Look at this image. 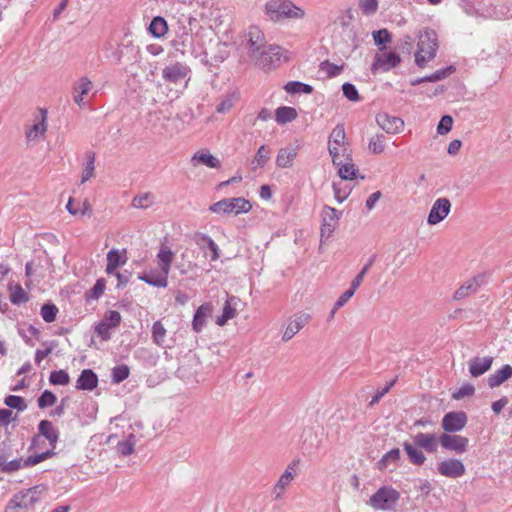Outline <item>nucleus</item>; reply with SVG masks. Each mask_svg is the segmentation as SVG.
I'll use <instances>...</instances> for the list:
<instances>
[{"label":"nucleus","instance_id":"473e14b6","mask_svg":"<svg viewBox=\"0 0 512 512\" xmlns=\"http://www.w3.org/2000/svg\"><path fill=\"white\" fill-rule=\"evenodd\" d=\"M195 243L201 248H208L211 252V261H216L219 258V247L214 240L203 233H196L194 235Z\"/></svg>","mask_w":512,"mask_h":512},{"label":"nucleus","instance_id":"7ed1b4c3","mask_svg":"<svg viewBox=\"0 0 512 512\" xmlns=\"http://www.w3.org/2000/svg\"><path fill=\"white\" fill-rule=\"evenodd\" d=\"M328 151L334 165L341 164V157L347 155L346 133L343 124H337L328 140Z\"/></svg>","mask_w":512,"mask_h":512},{"label":"nucleus","instance_id":"aec40b11","mask_svg":"<svg viewBox=\"0 0 512 512\" xmlns=\"http://www.w3.org/2000/svg\"><path fill=\"white\" fill-rule=\"evenodd\" d=\"M376 122L386 133L389 134L399 133L404 127V121L401 118L389 115L385 112L377 114Z\"/></svg>","mask_w":512,"mask_h":512},{"label":"nucleus","instance_id":"09e8293b","mask_svg":"<svg viewBox=\"0 0 512 512\" xmlns=\"http://www.w3.org/2000/svg\"><path fill=\"white\" fill-rule=\"evenodd\" d=\"M376 254H373L367 261V263L364 265V267L361 269V271L356 275V277L352 280L351 284L353 288H358L364 279V276L369 271V269L372 267L376 260Z\"/></svg>","mask_w":512,"mask_h":512},{"label":"nucleus","instance_id":"13d9d810","mask_svg":"<svg viewBox=\"0 0 512 512\" xmlns=\"http://www.w3.org/2000/svg\"><path fill=\"white\" fill-rule=\"evenodd\" d=\"M359 7L363 14L373 15L378 9V0H359Z\"/></svg>","mask_w":512,"mask_h":512},{"label":"nucleus","instance_id":"37998d69","mask_svg":"<svg viewBox=\"0 0 512 512\" xmlns=\"http://www.w3.org/2000/svg\"><path fill=\"white\" fill-rule=\"evenodd\" d=\"M49 382L51 385L66 386L70 383V376L65 370H54L50 373Z\"/></svg>","mask_w":512,"mask_h":512},{"label":"nucleus","instance_id":"6ab92c4d","mask_svg":"<svg viewBox=\"0 0 512 512\" xmlns=\"http://www.w3.org/2000/svg\"><path fill=\"white\" fill-rule=\"evenodd\" d=\"M37 487L30 488L26 491H21L15 494L11 500L8 502V509H26L28 507L33 506V504L38 500L35 496Z\"/></svg>","mask_w":512,"mask_h":512},{"label":"nucleus","instance_id":"f3484780","mask_svg":"<svg viewBox=\"0 0 512 512\" xmlns=\"http://www.w3.org/2000/svg\"><path fill=\"white\" fill-rule=\"evenodd\" d=\"M247 36L248 41L246 44V49L249 58H251L259 51L263 50L267 46V43L265 41L263 32L258 27H250Z\"/></svg>","mask_w":512,"mask_h":512},{"label":"nucleus","instance_id":"c756f323","mask_svg":"<svg viewBox=\"0 0 512 512\" xmlns=\"http://www.w3.org/2000/svg\"><path fill=\"white\" fill-rule=\"evenodd\" d=\"M46 119L47 111L45 109H39L38 121L26 130L25 134L28 141L35 140L39 135H44L47 130Z\"/></svg>","mask_w":512,"mask_h":512},{"label":"nucleus","instance_id":"dca6fc26","mask_svg":"<svg viewBox=\"0 0 512 512\" xmlns=\"http://www.w3.org/2000/svg\"><path fill=\"white\" fill-rule=\"evenodd\" d=\"M451 203L447 198L437 199L429 212L427 222L430 225H436L443 221L449 214Z\"/></svg>","mask_w":512,"mask_h":512},{"label":"nucleus","instance_id":"e2e57ef3","mask_svg":"<svg viewBox=\"0 0 512 512\" xmlns=\"http://www.w3.org/2000/svg\"><path fill=\"white\" fill-rule=\"evenodd\" d=\"M134 445V441L130 439L120 441L117 445V451L122 456L131 455L134 451Z\"/></svg>","mask_w":512,"mask_h":512},{"label":"nucleus","instance_id":"a19ab883","mask_svg":"<svg viewBox=\"0 0 512 512\" xmlns=\"http://www.w3.org/2000/svg\"><path fill=\"white\" fill-rule=\"evenodd\" d=\"M58 312V307L54 303L47 302L41 306L40 315L45 322L52 323L56 320Z\"/></svg>","mask_w":512,"mask_h":512},{"label":"nucleus","instance_id":"49530a36","mask_svg":"<svg viewBox=\"0 0 512 512\" xmlns=\"http://www.w3.org/2000/svg\"><path fill=\"white\" fill-rule=\"evenodd\" d=\"M56 401V395L50 390H45L38 397L37 404L40 409H45L47 407L53 406L56 403Z\"/></svg>","mask_w":512,"mask_h":512},{"label":"nucleus","instance_id":"58836bf2","mask_svg":"<svg viewBox=\"0 0 512 512\" xmlns=\"http://www.w3.org/2000/svg\"><path fill=\"white\" fill-rule=\"evenodd\" d=\"M270 149L266 145H261L256 152L254 159L251 162L252 169L256 170L258 168L264 167L267 161L270 158Z\"/></svg>","mask_w":512,"mask_h":512},{"label":"nucleus","instance_id":"5701e85b","mask_svg":"<svg viewBox=\"0 0 512 512\" xmlns=\"http://www.w3.org/2000/svg\"><path fill=\"white\" fill-rule=\"evenodd\" d=\"M493 357H474L469 362V373L472 377H480L490 370L493 364Z\"/></svg>","mask_w":512,"mask_h":512},{"label":"nucleus","instance_id":"412c9836","mask_svg":"<svg viewBox=\"0 0 512 512\" xmlns=\"http://www.w3.org/2000/svg\"><path fill=\"white\" fill-rule=\"evenodd\" d=\"M213 312V305L210 302H205L198 307L194 313L192 320V328L196 333H200L207 324L208 318L211 317Z\"/></svg>","mask_w":512,"mask_h":512},{"label":"nucleus","instance_id":"a18cd8bd","mask_svg":"<svg viewBox=\"0 0 512 512\" xmlns=\"http://www.w3.org/2000/svg\"><path fill=\"white\" fill-rule=\"evenodd\" d=\"M4 403L9 408L16 409L17 411H24L27 409V404L21 396L8 395L5 397Z\"/></svg>","mask_w":512,"mask_h":512},{"label":"nucleus","instance_id":"e433bc0d","mask_svg":"<svg viewBox=\"0 0 512 512\" xmlns=\"http://www.w3.org/2000/svg\"><path fill=\"white\" fill-rule=\"evenodd\" d=\"M95 152L87 151L85 153V163L81 176V183H85L95 176Z\"/></svg>","mask_w":512,"mask_h":512},{"label":"nucleus","instance_id":"6e6d98bb","mask_svg":"<svg viewBox=\"0 0 512 512\" xmlns=\"http://www.w3.org/2000/svg\"><path fill=\"white\" fill-rule=\"evenodd\" d=\"M110 327L106 322H103L102 320L98 322L95 327L94 331L97 334L98 337L101 338L102 341H108L111 339V333H110Z\"/></svg>","mask_w":512,"mask_h":512},{"label":"nucleus","instance_id":"680f3d73","mask_svg":"<svg viewBox=\"0 0 512 512\" xmlns=\"http://www.w3.org/2000/svg\"><path fill=\"white\" fill-rule=\"evenodd\" d=\"M474 392L475 388L472 384H465L452 394V398L460 400L464 397L472 396Z\"/></svg>","mask_w":512,"mask_h":512},{"label":"nucleus","instance_id":"0e129e2a","mask_svg":"<svg viewBox=\"0 0 512 512\" xmlns=\"http://www.w3.org/2000/svg\"><path fill=\"white\" fill-rule=\"evenodd\" d=\"M342 184V181L339 183L333 182V191L335 194V198L339 203H342L348 196L349 192L346 188L342 189L340 185Z\"/></svg>","mask_w":512,"mask_h":512},{"label":"nucleus","instance_id":"4d7b16f0","mask_svg":"<svg viewBox=\"0 0 512 512\" xmlns=\"http://www.w3.org/2000/svg\"><path fill=\"white\" fill-rule=\"evenodd\" d=\"M342 91L343 95L352 102H358L360 100V96L358 93V90L356 89L355 85L351 83H344L342 85Z\"/></svg>","mask_w":512,"mask_h":512},{"label":"nucleus","instance_id":"4468645a","mask_svg":"<svg viewBox=\"0 0 512 512\" xmlns=\"http://www.w3.org/2000/svg\"><path fill=\"white\" fill-rule=\"evenodd\" d=\"M299 460H293L282 473L279 480L273 487L272 495L275 500H279L284 495L286 488L291 484L294 479V473L296 472Z\"/></svg>","mask_w":512,"mask_h":512},{"label":"nucleus","instance_id":"ea45409f","mask_svg":"<svg viewBox=\"0 0 512 512\" xmlns=\"http://www.w3.org/2000/svg\"><path fill=\"white\" fill-rule=\"evenodd\" d=\"M284 89L289 94H296V93L311 94L313 92V87L311 85L302 83L299 81L288 82L284 86Z\"/></svg>","mask_w":512,"mask_h":512},{"label":"nucleus","instance_id":"c03bdc74","mask_svg":"<svg viewBox=\"0 0 512 512\" xmlns=\"http://www.w3.org/2000/svg\"><path fill=\"white\" fill-rule=\"evenodd\" d=\"M320 71L325 72L327 77L333 78L341 74L343 65H336L328 60H324L319 65Z\"/></svg>","mask_w":512,"mask_h":512},{"label":"nucleus","instance_id":"f257e3e1","mask_svg":"<svg viewBox=\"0 0 512 512\" xmlns=\"http://www.w3.org/2000/svg\"><path fill=\"white\" fill-rule=\"evenodd\" d=\"M266 16L274 22L283 19H301L304 11L289 0H269L265 4Z\"/></svg>","mask_w":512,"mask_h":512},{"label":"nucleus","instance_id":"7c9ffc66","mask_svg":"<svg viewBox=\"0 0 512 512\" xmlns=\"http://www.w3.org/2000/svg\"><path fill=\"white\" fill-rule=\"evenodd\" d=\"M191 164L197 166L199 164L205 165L209 168L218 169L221 167L220 160L206 150L196 152L191 158Z\"/></svg>","mask_w":512,"mask_h":512},{"label":"nucleus","instance_id":"2eb2a0df","mask_svg":"<svg viewBox=\"0 0 512 512\" xmlns=\"http://www.w3.org/2000/svg\"><path fill=\"white\" fill-rule=\"evenodd\" d=\"M437 470L440 475L453 479L462 477L466 472L463 462L455 458L439 462L437 464Z\"/></svg>","mask_w":512,"mask_h":512},{"label":"nucleus","instance_id":"f8f14e48","mask_svg":"<svg viewBox=\"0 0 512 512\" xmlns=\"http://www.w3.org/2000/svg\"><path fill=\"white\" fill-rule=\"evenodd\" d=\"M190 73V68L183 63H175L167 66L163 70V77L166 81L180 85L182 88L186 87V78Z\"/></svg>","mask_w":512,"mask_h":512},{"label":"nucleus","instance_id":"423d86ee","mask_svg":"<svg viewBox=\"0 0 512 512\" xmlns=\"http://www.w3.org/2000/svg\"><path fill=\"white\" fill-rule=\"evenodd\" d=\"M399 493L389 486L379 488L369 499V504L378 510H389L399 500Z\"/></svg>","mask_w":512,"mask_h":512},{"label":"nucleus","instance_id":"39448f33","mask_svg":"<svg viewBox=\"0 0 512 512\" xmlns=\"http://www.w3.org/2000/svg\"><path fill=\"white\" fill-rule=\"evenodd\" d=\"M250 202L242 197L227 198L220 200L210 206V211L213 213H247L251 210Z\"/></svg>","mask_w":512,"mask_h":512},{"label":"nucleus","instance_id":"72a5a7b5","mask_svg":"<svg viewBox=\"0 0 512 512\" xmlns=\"http://www.w3.org/2000/svg\"><path fill=\"white\" fill-rule=\"evenodd\" d=\"M481 286V277H474L461 285L454 293L455 300H461L468 297L471 293H476Z\"/></svg>","mask_w":512,"mask_h":512},{"label":"nucleus","instance_id":"3c124183","mask_svg":"<svg viewBox=\"0 0 512 512\" xmlns=\"http://www.w3.org/2000/svg\"><path fill=\"white\" fill-rule=\"evenodd\" d=\"M373 40L380 50L384 49L386 43L391 41V34L387 29H381L372 33Z\"/></svg>","mask_w":512,"mask_h":512},{"label":"nucleus","instance_id":"f03ea898","mask_svg":"<svg viewBox=\"0 0 512 512\" xmlns=\"http://www.w3.org/2000/svg\"><path fill=\"white\" fill-rule=\"evenodd\" d=\"M417 47L418 49L415 54V62L419 67H423L436 55V51L438 49L436 32L433 30H425L421 33L419 35Z\"/></svg>","mask_w":512,"mask_h":512},{"label":"nucleus","instance_id":"79ce46f5","mask_svg":"<svg viewBox=\"0 0 512 512\" xmlns=\"http://www.w3.org/2000/svg\"><path fill=\"white\" fill-rule=\"evenodd\" d=\"M130 375V368L126 364L117 365L112 368V383L120 384L126 380Z\"/></svg>","mask_w":512,"mask_h":512},{"label":"nucleus","instance_id":"338daca9","mask_svg":"<svg viewBox=\"0 0 512 512\" xmlns=\"http://www.w3.org/2000/svg\"><path fill=\"white\" fill-rule=\"evenodd\" d=\"M396 383V379L389 382L382 390L377 391V393L372 397L370 401V405L373 406L374 404L378 403L379 400L389 392V390L394 386Z\"/></svg>","mask_w":512,"mask_h":512},{"label":"nucleus","instance_id":"20e7f679","mask_svg":"<svg viewBox=\"0 0 512 512\" xmlns=\"http://www.w3.org/2000/svg\"><path fill=\"white\" fill-rule=\"evenodd\" d=\"M55 455L56 453L52 452V450H47L39 454L28 456L26 459L16 458L10 461L7 460L6 463L1 467L0 471L2 473L11 474L20 470L21 468L35 466Z\"/></svg>","mask_w":512,"mask_h":512},{"label":"nucleus","instance_id":"8fccbe9b","mask_svg":"<svg viewBox=\"0 0 512 512\" xmlns=\"http://www.w3.org/2000/svg\"><path fill=\"white\" fill-rule=\"evenodd\" d=\"M106 281L104 278L96 280L94 286L86 293L87 299L97 300L105 291Z\"/></svg>","mask_w":512,"mask_h":512},{"label":"nucleus","instance_id":"9b49d317","mask_svg":"<svg viewBox=\"0 0 512 512\" xmlns=\"http://www.w3.org/2000/svg\"><path fill=\"white\" fill-rule=\"evenodd\" d=\"M467 421L468 417L464 411H452L444 415L441 425L446 433H456L466 426Z\"/></svg>","mask_w":512,"mask_h":512},{"label":"nucleus","instance_id":"2f4dec72","mask_svg":"<svg viewBox=\"0 0 512 512\" xmlns=\"http://www.w3.org/2000/svg\"><path fill=\"white\" fill-rule=\"evenodd\" d=\"M512 377V367L509 364L504 365L501 369L496 370L487 378L490 388H496Z\"/></svg>","mask_w":512,"mask_h":512},{"label":"nucleus","instance_id":"b1692460","mask_svg":"<svg viewBox=\"0 0 512 512\" xmlns=\"http://www.w3.org/2000/svg\"><path fill=\"white\" fill-rule=\"evenodd\" d=\"M414 444L428 453H435L438 448V439L435 434L419 432L413 437Z\"/></svg>","mask_w":512,"mask_h":512},{"label":"nucleus","instance_id":"864d4df0","mask_svg":"<svg viewBox=\"0 0 512 512\" xmlns=\"http://www.w3.org/2000/svg\"><path fill=\"white\" fill-rule=\"evenodd\" d=\"M368 147L373 154H381L385 149L384 136L376 135L372 137Z\"/></svg>","mask_w":512,"mask_h":512},{"label":"nucleus","instance_id":"5fc2aeb1","mask_svg":"<svg viewBox=\"0 0 512 512\" xmlns=\"http://www.w3.org/2000/svg\"><path fill=\"white\" fill-rule=\"evenodd\" d=\"M10 301L15 305L28 301V295L21 285H17L14 291L10 294Z\"/></svg>","mask_w":512,"mask_h":512},{"label":"nucleus","instance_id":"c9c22d12","mask_svg":"<svg viewBox=\"0 0 512 512\" xmlns=\"http://www.w3.org/2000/svg\"><path fill=\"white\" fill-rule=\"evenodd\" d=\"M401 458L400 449L394 448L388 451L386 454L382 456V458L377 462V467L379 470H385L390 467V465L396 466Z\"/></svg>","mask_w":512,"mask_h":512},{"label":"nucleus","instance_id":"4be33fe9","mask_svg":"<svg viewBox=\"0 0 512 512\" xmlns=\"http://www.w3.org/2000/svg\"><path fill=\"white\" fill-rule=\"evenodd\" d=\"M240 303V299L236 296H227V299L223 306L222 315L217 317L216 324L224 326L229 320L233 319L237 315V308Z\"/></svg>","mask_w":512,"mask_h":512},{"label":"nucleus","instance_id":"052dcab7","mask_svg":"<svg viewBox=\"0 0 512 512\" xmlns=\"http://www.w3.org/2000/svg\"><path fill=\"white\" fill-rule=\"evenodd\" d=\"M151 204H152V195L150 193L136 196L132 200V206L135 208H147Z\"/></svg>","mask_w":512,"mask_h":512},{"label":"nucleus","instance_id":"de8ad7c7","mask_svg":"<svg viewBox=\"0 0 512 512\" xmlns=\"http://www.w3.org/2000/svg\"><path fill=\"white\" fill-rule=\"evenodd\" d=\"M339 167L338 174L342 180H352L356 176V169L354 164L351 163H343V159L341 158V164L337 165Z\"/></svg>","mask_w":512,"mask_h":512},{"label":"nucleus","instance_id":"69168bd1","mask_svg":"<svg viewBox=\"0 0 512 512\" xmlns=\"http://www.w3.org/2000/svg\"><path fill=\"white\" fill-rule=\"evenodd\" d=\"M356 289L357 288H353V286L351 285V287L348 290H346L335 302V309L341 308L354 295Z\"/></svg>","mask_w":512,"mask_h":512},{"label":"nucleus","instance_id":"0eeeda50","mask_svg":"<svg viewBox=\"0 0 512 512\" xmlns=\"http://www.w3.org/2000/svg\"><path fill=\"white\" fill-rule=\"evenodd\" d=\"M280 47L267 45L263 50L252 56L250 60L263 70H270L280 61Z\"/></svg>","mask_w":512,"mask_h":512},{"label":"nucleus","instance_id":"a211bd4d","mask_svg":"<svg viewBox=\"0 0 512 512\" xmlns=\"http://www.w3.org/2000/svg\"><path fill=\"white\" fill-rule=\"evenodd\" d=\"M401 62L399 55L395 52L387 54H376L371 70L373 73L378 71L387 72L396 67Z\"/></svg>","mask_w":512,"mask_h":512},{"label":"nucleus","instance_id":"774afa93","mask_svg":"<svg viewBox=\"0 0 512 512\" xmlns=\"http://www.w3.org/2000/svg\"><path fill=\"white\" fill-rule=\"evenodd\" d=\"M15 418L10 409H0V426L8 425L11 421L15 420Z\"/></svg>","mask_w":512,"mask_h":512},{"label":"nucleus","instance_id":"f704fd0d","mask_svg":"<svg viewBox=\"0 0 512 512\" xmlns=\"http://www.w3.org/2000/svg\"><path fill=\"white\" fill-rule=\"evenodd\" d=\"M403 449L406 452L409 462L415 466H421L426 461V456L417 445L408 441L403 443Z\"/></svg>","mask_w":512,"mask_h":512},{"label":"nucleus","instance_id":"9d476101","mask_svg":"<svg viewBox=\"0 0 512 512\" xmlns=\"http://www.w3.org/2000/svg\"><path fill=\"white\" fill-rule=\"evenodd\" d=\"M438 441L442 448L453 451L456 454L466 452L469 444L468 438L451 433L441 434Z\"/></svg>","mask_w":512,"mask_h":512},{"label":"nucleus","instance_id":"393cba45","mask_svg":"<svg viewBox=\"0 0 512 512\" xmlns=\"http://www.w3.org/2000/svg\"><path fill=\"white\" fill-rule=\"evenodd\" d=\"M298 154V146L288 145L278 151L276 157V165L279 168H288L293 165V162Z\"/></svg>","mask_w":512,"mask_h":512},{"label":"nucleus","instance_id":"4c0bfd02","mask_svg":"<svg viewBox=\"0 0 512 512\" xmlns=\"http://www.w3.org/2000/svg\"><path fill=\"white\" fill-rule=\"evenodd\" d=\"M297 118V111L293 107L282 106L276 109L275 119L279 124L292 122Z\"/></svg>","mask_w":512,"mask_h":512},{"label":"nucleus","instance_id":"bf43d9fd","mask_svg":"<svg viewBox=\"0 0 512 512\" xmlns=\"http://www.w3.org/2000/svg\"><path fill=\"white\" fill-rule=\"evenodd\" d=\"M453 125V118L450 115H444L438 123L437 133L445 135L451 131Z\"/></svg>","mask_w":512,"mask_h":512},{"label":"nucleus","instance_id":"6e6552de","mask_svg":"<svg viewBox=\"0 0 512 512\" xmlns=\"http://www.w3.org/2000/svg\"><path fill=\"white\" fill-rule=\"evenodd\" d=\"M321 243L328 240L334 233L340 219L339 212L330 206H325L321 213Z\"/></svg>","mask_w":512,"mask_h":512},{"label":"nucleus","instance_id":"c85d7f7f","mask_svg":"<svg viewBox=\"0 0 512 512\" xmlns=\"http://www.w3.org/2000/svg\"><path fill=\"white\" fill-rule=\"evenodd\" d=\"M126 250L119 251L117 249H111L107 253V266L106 273L113 274L117 268L124 265L127 262Z\"/></svg>","mask_w":512,"mask_h":512},{"label":"nucleus","instance_id":"1a4fd4ad","mask_svg":"<svg viewBox=\"0 0 512 512\" xmlns=\"http://www.w3.org/2000/svg\"><path fill=\"white\" fill-rule=\"evenodd\" d=\"M176 255L177 250L173 251L170 247L162 244V288L167 286V277L172 263H174L175 267L180 270L181 274L186 273L184 265L177 261Z\"/></svg>","mask_w":512,"mask_h":512},{"label":"nucleus","instance_id":"bb28decb","mask_svg":"<svg viewBox=\"0 0 512 512\" xmlns=\"http://www.w3.org/2000/svg\"><path fill=\"white\" fill-rule=\"evenodd\" d=\"M98 381V376L92 369H84L77 379L76 388L92 391L98 386Z\"/></svg>","mask_w":512,"mask_h":512},{"label":"nucleus","instance_id":"cd10ccee","mask_svg":"<svg viewBox=\"0 0 512 512\" xmlns=\"http://www.w3.org/2000/svg\"><path fill=\"white\" fill-rule=\"evenodd\" d=\"M310 320V315L301 314L297 315L292 321L287 325L282 340L284 342L289 341L294 335H296Z\"/></svg>","mask_w":512,"mask_h":512},{"label":"nucleus","instance_id":"ddd939ff","mask_svg":"<svg viewBox=\"0 0 512 512\" xmlns=\"http://www.w3.org/2000/svg\"><path fill=\"white\" fill-rule=\"evenodd\" d=\"M39 436H43L45 439H47L52 452H55V448L57 446V443L59 441V430L53 425V423L49 420H41L38 424V434L34 435L32 437V445H34Z\"/></svg>","mask_w":512,"mask_h":512},{"label":"nucleus","instance_id":"603ef678","mask_svg":"<svg viewBox=\"0 0 512 512\" xmlns=\"http://www.w3.org/2000/svg\"><path fill=\"white\" fill-rule=\"evenodd\" d=\"M121 320V315L116 310L106 311L102 319V321L106 322L111 329L118 327L121 323Z\"/></svg>","mask_w":512,"mask_h":512},{"label":"nucleus","instance_id":"a878e982","mask_svg":"<svg viewBox=\"0 0 512 512\" xmlns=\"http://www.w3.org/2000/svg\"><path fill=\"white\" fill-rule=\"evenodd\" d=\"M92 88V82L87 77H81L73 87V100L79 107H84L86 103L83 101L85 95Z\"/></svg>","mask_w":512,"mask_h":512}]
</instances>
